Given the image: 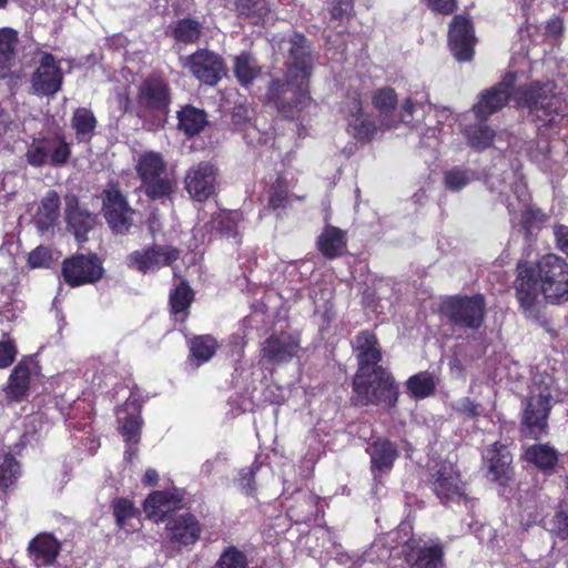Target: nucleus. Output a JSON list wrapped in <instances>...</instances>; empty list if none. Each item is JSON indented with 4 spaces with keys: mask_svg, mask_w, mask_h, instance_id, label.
<instances>
[{
    "mask_svg": "<svg viewBox=\"0 0 568 568\" xmlns=\"http://www.w3.org/2000/svg\"><path fill=\"white\" fill-rule=\"evenodd\" d=\"M538 287L546 302L568 301V263L554 253L541 256L536 264L520 260L516 265L515 296L525 318L549 331L551 321L538 302Z\"/></svg>",
    "mask_w": 568,
    "mask_h": 568,
    "instance_id": "f257e3e1",
    "label": "nucleus"
},
{
    "mask_svg": "<svg viewBox=\"0 0 568 568\" xmlns=\"http://www.w3.org/2000/svg\"><path fill=\"white\" fill-rule=\"evenodd\" d=\"M288 59L283 78H272L265 92V101L288 121H302L315 104L311 94L314 59L311 44L302 33L290 39Z\"/></svg>",
    "mask_w": 568,
    "mask_h": 568,
    "instance_id": "f03ea898",
    "label": "nucleus"
},
{
    "mask_svg": "<svg viewBox=\"0 0 568 568\" xmlns=\"http://www.w3.org/2000/svg\"><path fill=\"white\" fill-rule=\"evenodd\" d=\"M556 90L554 81H530L514 90V102L517 108L527 109L540 126L562 128L568 124L567 106Z\"/></svg>",
    "mask_w": 568,
    "mask_h": 568,
    "instance_id": "7ed1b4c3",
    "label": "nucleus"
},
{
    "mask_svg": "<svg viewBox=\"0 0 568 568\" xmlns=\"http://www.w3.org/2000/svg\"><path fill=\"white\" fill-rule=\"evenodd\" d=\"M399 386L394 375L385 367H376L365 375H354L351 402L354 406H397Z\"/></svg>",
    "mask_w": 568,
    "mask_h": 568,
    "instance_id": "20e7f679",
    "label": "nucleus"
},
{
    "mask_svg": "<svg viewBox=\"0 0 568 568\" xmlns=\"http://www.w3.org/2000/svg\"><path fill=\"white\" fill-rule=\"evenodd\" d=\"M172 103V90L169 81L160 73H151L138 87L135 115L155 125L165 122Z\"/></svg>",
    "mask_w": 568,
    "mask_h": 568,
    "instance_id": "39448f33",
    "label": "nucleus"
},
{
    "mask_svg": "<svg viewBox=\"0 0 568 568\" xmlns=\"http://www.w3.org/2000/svg\"><path fill=\"white\" fill-rule=\"evenodd\" d=\"M438 314L452 327L477 331L485 323L486 298L480 293L449 295L439 303Z\"/></svg>",
    "mask_w": 568,
    "mask_h": 568,
    "instance_id": "423d86ee",
    "label": "nucleus"
},
{
    "mask_svg": "<svg viewBox=\"0 0 568 568\" xmlns=\"http://www.w3.org/2000/svg\"><path fill=\"white\" fill-rule=\"evenodd\" d=\"M135 171L141 181L140 189L152 201L169 199L174 193L176 183L166 172L162 154L148 151L140 155Z\"/></svg>",
    "mask_w": 568,
    "mask_h": 568,
    "instance_id": "0eeeda50",
    "label": "nucleus"
},
{
    "mask_svg": "<svg viewBox=\"0 0 568 568\" xmlns=\"http://www.w3.org/2000/svg\"><path fill=\"white\" fill-rule=\"evenodd\" d=\"M102 215L114 235H128L134 225L135 210L130 205L118 182H110L102 191Z\"/></svg>",
    "mask_w": 568,
    "mask_h": 568,
    "instance_id": "6e6552de",
    "label": "nucleus"
},
{
    "mask_svg": "<svg viewBox=\"0 0 568 568\" xmlns=\"http://www.w3.org/2000/svg\"><path fill=\"white\" fill-rule=\"evenodd\" d=\"M552 397L549 392H540L526 398L520 413L518 432L523 439L540 440L549 434V416Z\"/></svg>",
    "mask_w": 568,
    "mask_h": 568,
    "instance_id": "1a4fd4ad",
    "label": "nucleus"
},
{
    "mask_svg": "<svg viewBox=\"0 0 568 568\" xmlns=\"http://www.w3.org/2000/svg\"><path fill=\"white\" fill-rule=\"evenodd\" d=\"M71 158V144L61 134L33 138L24 153L26 162L32 168L64 166Z\"/></svg>",
    "mask_w": 568,
    "mask_h": 568,
    "instance_id": "9d476101",
    "label": "nucleus"
},
{
    "mask_svg": "<svg viewBox=\"0 0 568 568\" xmlns=\"http://www.w3.org/2000/svg\"><path fill=\"white\" fill-rule=\"evenodd\" d=\"M105 273L102 260L97 253H75L63 260L61 276L70 287H79L99 282Z\"/></svg>",
    "mask_w": 568,
    "mask_h": 568,
    "instance_id": "9b49d317",
    "label": "nucleus"
},
{
    "mask_svg": "<svg viewBox=\"0 0 568 568\" xmlns=\"http://www.w3.org/2000/svg\"><path fill=\"white\" fill-rule=\"evenodd\" d=\"M180 256L181 251L176 246L152 243L128 254L125 264L130 270L145 275L172 266Z\"/></svg>",
    "mask_w": 568,
    "mask_h": 568,
    "instance_id": "f8f14e48",
    "label": "nucleus"
},
{
    "mask_svg": "<svg viewBox=\"0 0 568 568\" xmlns=\"http://www.w3.org/2000/svg\"><path fill=\"white\" fill-rule=\"evenodd\" d=\"M347 122V132L361 143H369L379 131L372 114L364 111L362 95L357 91L348 92L342 106Z\"/></svg>",
    "mask_w": 568,
    "mask_h": 568,
    "instance_id": "ddd939ff",
    "label": "nucleus"
},
{
    "mask_svg": "<svg viewBox=\"0 0 568 568\" xmlns=\"http://www.w3.org/2000/svg\"><path fill=\"white\" fill-rule=\"evenodd\" d=\"M427 485L444 506L450 503H467L466 484L460 473L452 465L443 463L430 474Z\"/></svg>",
    "mask_w": 568,
    "mask_h": 568,
    "instance_id": "4468645a",
    "label": "nucleus"
},
{
    "mask_svg": "<svg viewBox=\"0 0 568 568\" xmlns=\"http://www.w3.org/2000/svg\"><path fill=\"white\" fill-rule=\"evenodd\" d=\"M183 68L187 69L201 83L209 87L216 85L227 72L223 57L209 49H197L187 55Z\"/></svg>",
    "mask_w": 568,
    "mask_h": 568,
    "instance_id": "2eb2a0df",
    "label": "nucleus"
},
{
    "mask_svg": "<svg viewBox=\"0 0 568 568\" xmlns=\"http://www.w3.org/2000/svg\"><path fill=\"white\" fill-rule=\"evenodd\" d=\"M448 48L458 62H468L475 54V27L468 14H456L448 27Z\"/></svg>",
    "mask_w": 568,
    "mask_h": 568,
    "instance_id": "dca6fc26",
    "label": "nucleus"
},
{
    "mask_svg": "<svg viewBox=\"0 0 568 568\" xmlns=\"http://www.w3.org/2000/svg\"><path fill=\"white\" fill-rule=\"evenodd\" d=\"M301 341L297 335L286 331L274 332L261 344L260 356L272 365L290 363L297 356Z\"/></svg>",
    "mask_w": 568,
    "mask_h": 568,
    "instance_id": "f3484780",
    "label": "nucleus"
},
{
    "mask_svg": "<svg viewBox=\"0 0 568 568\" xmlns=\"http://www.w3.org/2000/svg\"><path fill=\"white\" fill-rule=\"evenodd\" d=\"M483 460L487 466V477L495 484L507 487L515 476L513 454L508 446L495 442L486 449Z\"/></svg>",
    "mask_w": 568,
    "mask_h": 568,
    "instance_id": "a211bd4d",
    "label": "nucleus"
},
{
    "mask_svg": "<svg viewBox=\"0 0 568 568\" xmlns=\"http://www.w3.org/2000/svg\"><path fill=\"white\" fill-rule=\"evenodd\" d=\"M184 507V494L178 488L153 490L143 501L148 519L155 524L168 521L169 515Z\"/></svg>",
    "mask_w": 568,
    "mask_h": 568,
    "instance_id": "6ab92c4d",
    "label": "nucleus"
},
{
    "mask_svg": "<svg viewBox=\"0 0 568 568\" xmlns=\"http://www.w3.org/2000/svg\"><path fill=\"white\" fill-rule=\"evenodd\" d=\"M63 73L55 57L43 52L38 68L31 77L33 92L38 95L53 97L61 90Z\"/></svg>",
    "mask_w": 568,
    "mask_h": 568,
    "instance_id": "aec40b11",
    "label": "nucleus"
},
{
    "mask_svg": "<svg viewBox=\"0 0 568 568\" xmlns=\"http://www.w3.org/2000/svg\"><path fill=\"white\" fill-rule=\"evenodd\" d=\"M166 539L170 544L182 547L194 546L201 538L202 525L192 513L175 514L165 525Z\"/></svg>",
    "mask_w": 568,
    "mask_h": 568,
    "instance_id": "412c9836",
    "label": "nucleus"
},
{
    "mask_svg": "<svg viewBox=\"0 0 568 568\" xmlns=\"http://www.w3.org/2000/svg\"><path fill=\"white\" fill-rule=\"evenodd\" d=\"M217 169L210 162H200L185 175V190L197 202H205L216 192Z\"/></svg>",
    "mask_w": 568,
    "mask_h": 568,
    "instance_id": "4be33fe9",
    "label": "nucleus"
},
{
    "mask_svg": "<svg viewBox=\"0 0 568 568\" xmlns=\"http://www.w3.org/2000/svg\"><path fill=\"white\" fill-rule=\"evenodd\" d=\"M39 369L37 355L23 356L9 375L4 387L6 398L16 403L24 400L29 395L31 374H37Z\"/></svg>",
    "mask_w": 568,
    "mask_h": 568,
    "instance_id": "5701e85b",
    "label": "nucleus"
},
{
    "mask_svg": "<svg viewBox=\"0 0 568 568\" xmlns=\"http://www.w3.org/2000/svg\"><path fill=\"white\" fill-rule=\"evenodd\" d=\"M366 453L369 456L371 473L374 479L389 473L399 457L396 443L387 437L372 439L366 447Z\"/></svg>",
    "mask_w": 568,
    "mask_h": 568,
    "instance_id": "b1692460",
    "label": "nucleus"
},
{
    "mask_svg": "<svg viewBox=\"0 0 568 568\" xmlns=\"http://www.w3.org/2000/svg\"><path fill=\"white\" fill-rule=\"evenodd\" d=\"M243 221L244 213L241 210H222L211 216L205 229L217 237L233 240L240 244L242 242L240 224Z\"/></svg>",
    "mask_w": 568,
    "mask_h": 568,
    "instance_id": "393cba45",
    "label": "nucleus"
},
{
    "mask_svg": "<svg viewBox=\"0 0 568 568\" xmlns=\"http://www.w3.org/2000/svg\"><path fill=\"white\" fill-rule=\"evenodd\" d=\"M27 551L37 568L50 567L57 561L61 542L50 532H40L29 541Z\"/></svg>",
    "mask_w": 568,
    "mask_h": 568,
    "instance_id": "a878e982",
    "label": "nucleus"
},
{
    "mask_svg": "<svg viewBox=\"0 0 568 568\" xmlns=\"http://www.w3.org/2000/svg\"><path fill=\"white\" fill-rule=\"evenodd\" d=\"M64 213L68 231L74 235L78 243L87 242L89 232L97 223L95 215L81 207L77 197L67 201Z\"/></svg>",
    "mask_w": 568,
    "mask_h": 568,
    "instance_id": "bb28decb",
    "label": "nucleus"
},
{
    "mask_svg": "<svg viewBox=\"0 0 568 568\" xmlns=\"http://www.w3.org/2000/svg\"><path fill=\"white\" fill-rule=\"evenodd\" d=\"M195 301V291L187 280H181L169 293L170 317L180 324H185L191 314V307Z\"/></svg>",
    "mask_w": 568,
    "mask_h": 568,
    "instance_id": "cd10ccee",
    "label": "nucleus"
},
{
    "mask_svg": "<svg viewBox=\"0 0 568 568\" xmlns=\"http://www.w3.org/2000/svg\"><path fill=\"white\" fill-rule=\"evenodd\" d=\"M316 248L326 260L342 257L347 252V234L334 225H325L316 239Z\"/></svg>",
    "mask_w": 568,
    "mask_h": 568,
    "instance_id": "c85d7f7f",
    "label": "nucleus"
},
{
    "mask_svg": "<svg viewBox=\"0 0 568 568\" xmlns=\"http://www.w3.org/2000/svg\"><path fill=\"white\" fill-rule=\"evenodd\" d=\"M397 104V93L390 87L379 88L372 93V105L378 112L382 129L389 130L397 125L394 116Z\"/></svg>",
    "mask_w": 568,
    "mask_h": 568,
    "instance_id": "c756f323",
    "label": "nucleus"
},
{
    "mask_svg": "<svg viewBox=\"0 0 568 568\" xmlns=\"http://www.w3.org/2000/svg\"><path fill=\"white\" fill-rule=\"evenodd\" d=\"M510 99L509 94L493 85L480 92L478 101L473 106V113L479 122H487L493 114L503 110Z\"/></svg>",
    "mask_w": 568,
    "mask_h": 568,
    "instance_id": "7c9ffc66",
    "label": "nucleus"
},
{
    "mask_svg": "<svg viewBox=\"0 0 568 568\" xmlns=\"http://www.w3.org/2000/svg\"><path fill=\"white\" fill-rule=\"evenodd\" d=\"M523 458L544 475H550L558 464L559 453L549 443H537L525 449Z\"/></svg>",
    "mask_w": 568,
    "mask_h": 568,
    "instance_id": "2f4dec72",
    "label": "nucleus"
},
{
    "mask_svg": "<svg viewBox=\"0 0 568 568\" xmlns=\"http://www.w3.org/2000/svg\"><path fill=\"white\" fill-rule=\"evenodd\" d=\"M178 130L186 138L199 135L209 124L207 113L192 104H185L176 112Z\"/></svg>",
    "mask_w": 568,
    "mask_h": 568,
    "instance_id": "473e14b6",
    "label": "nucleus"
},
{
    "mask_svg": "<svg viewBox=\"0 0 568 568\" xmlns=\"http://www.w3.org/2000/svg\"><path fill=\"white\" fill-rule=\"evenodd\" d=\"M110 507L115 520V526L126 532L136 530L132 524L134 519L140 520L141 511L133 500L126 497H115L111 500Z\"/></svg>",
    "mask_w": 568,
    "mask_h": 568,
    "instance_id": "72a5a7b5",
    "label": "nucleus"
},
{
    "mask_svg": "<svg viewBox=\"0 0 568 568\" xmlns=\"http://www.w3.org/2000/svg\"><path fill=\"white\" fill-rule=\"evenodd\" d=\"M19 42L18 32L11 28L0 29V79L12 75L16 59V49Z\"/></svg>",
    "mask_w": 568,
    "mask_h": 568,
    "instance_id": "f704fd0d",
    "label": "nucleus"
},
{
    "mask_svg": "<svg viewBox=\"0 0 568 568\" xmlns=\"http://www.w3.org/2000/svg\"><path fill=\"white\" fill-rule=\"evenodd\" d=\"M189 359L196 366L211 361L220 348V344L212 334L194 335L187 341Z\"/></svg>",
    "mask_w": 568,
    "mask_h": 568,
    "instance_id": "c9c22d12",
    "label": "nucleus"
},
{
    "mask_svg": "<svg viewBox=\"0 0 568 568\" xmlns=\"http://www.w3.org/2000/svg\"><path fill=\"white\" fill-rule=\"evenodd\" d=\"M98 120L89 108H77L71 116V128L78 142H90L94 136Z\"/></svg>",
    "mask_w": 568,
    "mask_h": 568,
    "instance_id": "e433bc0d",
    "label": "nucleus"
},
{
    "mask_svg": "<svg viewBox=\"0 0 568 568\" xmlns=\"http://www.w3.org/2000/svg\"><path fill=\"white\" fill-rule=\"evenodd\" d=\"M233 71L237 82L248 89L261 75L262 68L251 53L242 52L234 59Z\"/></svg>",
    "mask_w": 568,
    "mask_h": 568,
    "instance_id": "4c0bfd02",
    "label": "nucleus"
},
{
    "mask_svg": "<svg viewBox=\"0 0 568 568\" xmlns=\"http://www.w3.org/2000/svg\"><path fill=\"white\" fill-rule=\"evenodd\" d=\"M60 203V196L54 190L49 191L41 200L34 216L40 229L48 230L54 225L59 216Z\"/></svg>",
    "mask_w": 568,
    "mask_h": 568,
    "instance_id": "58836bf2",
    "label": "nucleus"
},
{
    "mask_svg": "<svg viewBox=\"0 0 568 568\" xmlns=\"http://www.w3.org/2000/svg\"><path fill=\"white\" fill-rule=\"evenodd\" d=\"M408 395L414 399H425L436 393L437 382L427 371L408 377L405 383Z\"/></svg>",
    "mask_w": 568,
    "mask_h": 568,
    "instance_id": "ea45409f",
    "label": "nucleus"
},
{
    "mask_svg": "<svg viewBox=\"0 0 568 568\" xmlns=\"http://www.w3.org/2000/svg\"><path fill=\"white\" fill-rule=\"evenodd\" d=\"M202 24L195 18L179 19L172 28L171 37L183 44H194L202 37Z\"/></svg>",
    "mask_w": 568,
    "mask_h": 568,
    "instance_id": "a19ab883",
    "label": "nucleus"
},
{
    "mask_svg": "<svg viewBox=\"0 0 568 568\" xmlns=\"http://www.w3.org/2000/svg\"><path fill=\"white\" fill-rule=\"evenodd\" d=\"M290 191L288 183L283 175H278L272 183L268 191L267 205L271 210L285 209L294 200H302Z\"/></svg>",
    "mask_w": 568,
    "mask_h": 568,
    "instance_id": "79ce46f5",
    "label": "nucleus"
},
{
    "mask_svg": "<svg viewBox=\"0 0 568 568\" xmlns=\"http://www.w3.org/2000/svg\"><path fill=\"white\" fill-rule=\"evenodd\" d=\"M234 7L240 18L250 19L255 26L271 11L268 0H234Z\"/></svg>",
    "mask_w": 568,
    "mask_h": 568,
    "instance_id": "37998d69",
    "label": "nucleus"
},
{
    "mask_svg": "<svg viewBox=\"0 0 568 568\" xmlns=\"http://www.w3.org/2000/svg\"><path fill=\"white\" fill-rule=\"evenodd\" d=\"M412 568H444V547L434 544L418 548Z\"/></svg>",
    "mask_w": 568,
    "mask_h": 568,
    "instance_id": "c03bdc74",
    "label": "nucleus"
},
{
    "mask_svg": "<svg viewBox=\"0 0 568 568\" xmlns=\"http://www.w3.org/2000/svg\"><path fill=\"white\" fill-rule=\"evenodd\" d=\"M486 122L470 126L467 130L468 144L476 151H484L490 148L496 136L495 131Z\"/></svg>",
    "mask_w": 568,
    "mask_h": 568,
    "instance_id": "a18cd8bd",
    "label": "nucleus"
},
{
    "mask_svg": "<svg viewBox=\"0 0 568 568\" xmlns=\"http://www.w3.org/2000/svg\"><path fill=\"white\" fill-rule=\"evenodd\" d=\"M214 568H250V560L243 550L231 545L222 550Z\"/></svg>",
    "mask_w": 568,
    "mask_h": 568,
    "instance_id": "49530a36",
    "label": "nucleus"
},
{
    "mask_svg": "<svg viewBox=\"0 0 568 568\" xmlns=\"http://www.w3.org/2000/svg\"><path fill=\"white\" fill-rule=\"evenodd\" d=\"M19 470L20 465L12 454H0V490H6L16 483Z\"/></svg>",
    "mask_w": 568,
    "mask_h": 568,
    "instance_id": "de8ad7c7",
    "label": "nucleus"
},
{
    "mask_svg": "<svg viewBox=\"0 0 568 568\" xmlns=\"http://www.w3.org/2000/svg\"><path fill=\"white\" fill-rule=\"evenodd\" d=\"M143 426L142 416L139 413L129 414L120 429L125 443L139 444L141 440V429Z\"/></svg>",
    "mask_w": 568,
    "mask_h": 568,
    "instance_id": "09e8293b",
    "label": "nucleus"
},
{
    "mask_svg": "<svg viewBox=\"0 0 568 568\" xmlns=\"http://www.w3.org/2000/svg\"><path fill=\"white\" fill-rule=\"evenodd\" d=\"M357 371L354 375H365L376 367H383L379 363L383 359L382 348H375L356 354Z\"/></svg>",
    "mask_w": 568,
    "mask_h": 568,
    "instance_id": "8fccbe9b",
    "label": "nucleus"
},
{
    "mask_svg": "<svg viewBox=\"0 0 568 568\" xmlns=\"http://www.w3.org/2000/svg\"><path fill=\"white\" fill-rule=\"evenodd\" d=\"M470 182L469 172L460 168H453L444 173V184L453 192L460 191Z\"/></svg>",
    "mask_w": 568,
    "mask_h": 568,
    "instance_id": "3c124183",
    "label": "nucleus"
},
{
    "mask_svg": "<svg viewBox=\"0 0 568 568\" xmlns=\"http://www.w3.org/2000/svg\"><path fill=\"white\" fill-rule=\"evenodd\" d=\"M547 221V214L536 205H528L521 213L520 225L528 234L535 226Z\"/></svg>",
    "mask_w": 568,
    "mask_h": 568,
    "instance_id": "603ef678",
    "label": "nucleus"
},
{
    "mask_svg": "<svg viewBox=\"0 0 568 568\" xmlns=\"http://www.w3.org/2000/svg\"><path fill=\"white\" fill-rule=\"evenodd\" d=\"M379 347L376 334L368 329L358 332L353 343V349L356 354Z\"/></svg>",
    "mask_w": 568,
    "mask_h": 568,
    "instance_id": "864d4df0",
    "label": "nucleus"
},
{
    "mask_svg": "<svg viewBox=\"0 0 568 568\" xmlns=\"http://www.w3.org/2000/svg\"><path fill=\"white\" fill-rule=\"evenodd\" d=\"M550 531L560 540L568 539V510H556L552 518V528Z\"/></svg>",
    "mask_w": 568,
    "mask_h": 568,
    "instance_id": "5fc2aeb1",
    "label": "nucleus"
},
{
    "mask_svg": "<svg viewBox=\"0 0 568 568\" xmlns=\"http://www.w3.org/2000/svg\"><path fill=\"white\" fill-rule=\"evenodd\" d=\"M423 2L432 12L442 16H450L458 8L457 0H423Z\"/></svg>",
    "mask_w": 568,
    "mask_h": 568,
    "instance_id": "6e6d98bb",
    "label": "nucleus"
},
{
    "mask_svg": "<svg viewBox=\"0 0 568 568\" xmlns=\"http://www.w3.org/2000/svg\"><path fill=\"white\" fill-rule=\"evenodd\" d=\"M17 354L14 341L10 338L0 341V368L9 367L14 362Z\"/></svg>",
    "mask_w": 568,
    "mask_h": 568,
    "instance_id": "4d7b16f0",
    "label": "nucleus"
},
{
    "mask_svg": "<svg viewBox=\"0 0 568 568\" xmlns=\"http://www.w3.org/2000/svg\"><path fill=\"white\" fill-rule=\"evenodd\" d=\"M456 410L462 415H466L467 417L475 419L483 414L484 407L470 397H463L459 400Z\"/></svg>",
    "mask_w": 568,
    "mask_h": 568,
    "instance_id": "13d9d810",
    "label": "nucleus"
},
{
    "mask_svg": "<svg viewBox=\"0 0 568 568\" xmlns=\"http://www.w3.org/2000/svg\"><path fill=\"white\" fill-rule=\"evenodd\" d=\"M331 17L334 20L348 18L354 9L353 0H329Z\"/></svg>",
    "mask_w": 568,
    "mask_h": 568,
    "instance_id": "bf43d9fd",
    "label": "nucleus"
},
{
    "mask_svg": "<svg viewBox=\"0 0 568 568\" xmlns=\"http://www.w3.org/2000/svg\"><path fill=\"white\" fill-rule=\"evenodd\" d=\"M51 260V252L44 246H38L30 252L28 263L33 268L44 267L50 264Z\"/></svg>",
    "mask_w": 568,
    "mask_h": 568,
    "instance_id": "052dcab7",
    "label": "nucleus"
},
{
    "mask_svg": "<svg viewBox=\"0 0 568 568\" xmlns=\"http://www.w3.org/2000/svg\"><path fill=\"white\" fill-rule=\"evenodd\" d=\"M554 236L557 248L568 256V226L556 224L554 226Z\"/></svg>",
    "mask_w": 568,
    "mask_h": 568,
    "instance_id": "680f3d73",
    "label": "nucleus"
},
{
    "mask_svg": "<svg viewBox=\"0 0 568 568\" xmlns=\"http://www.w3.org/2000/svg\"><path fill=\"white\" fill-rule=\"evenodd\" d=\"M517 80V73L514 71H508L504 74L501 80L496 83L494 87H496L498 90L509 94V98L514 99V90L517 89L515 87Z\"/></svg>",
    "mask_w": 568,
    "mask_h": 568,
    "instance_id": "e2e57ef3",
    "label": "nucleus"
},
{
    "mask_svg": "<svg viewBox=\"0 0 568 568\" xmlns=\"http://www.w3.org/2000/svg\"><path fill=\"white\" fill-rule=\"evenodd\" d=\"M240 486L244 490L246 495H252L256 490L255 486V471L250 468L246 470H242L240 474Z\"/></svg>",
    "mask_w": 568,
    "mask_h": 568,
    "instance_id": "0e129e2a",
    "label": "nucleus"
},
{
    "mask_svg": "<svg viewBox=\"0 0 568 568\" xmlns=\"http://www.w3.org/2000/svg\"><path fill=\"white\" fill-rule=\"evenodd\" d=\"M414 108H415L414 100L412 98L405 99V101L403 102L402 109H400L399 118L396 119L397 124L399 122H405V123L410 122V120L413 118Z\"/></svg>",
    "mask_w": 568,
    "mask_h": 568,
    "instance_id": "69168bd1",
    "label": "nucleus"
},
{
    "mask_svg": "<svg viewBox=\"0 0 568 568\" xmlns=\"http://www.w3.org/2000/svg\"><path fill=\"white\" fill-rule=\"evenodd\" d=\"M545 29L547 33L558 37L564 32V22L559 18L550 19Z\"/></svg>",
    "mask_w": 568,
    "mask_h": 568,
    "instance_id": "338daca9",
    "label": "nucleus"
},
{
    "mask_svg": "<svg viewBox=\"0 0 568 568\" xmlns=\"http://www.w3.org/2000/svg\"><path fill=\"white\" fill-rule=\"evenodd\" d=\"M144 486L154 487L159 483V474L155 469L149 468L145 470L141 479Z\"/></svg>",
    "mask_w": 568,
    "mask_h": 568,
    "instance_id": "774afa93",
    "label": "nucleus"
}]
</instances>
